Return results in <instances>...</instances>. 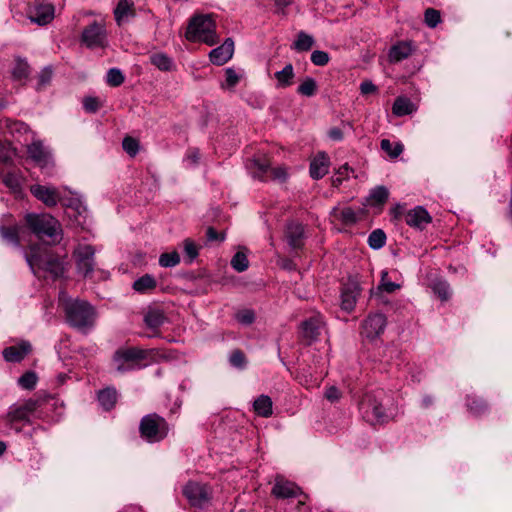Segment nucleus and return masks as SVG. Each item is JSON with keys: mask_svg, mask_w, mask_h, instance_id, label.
Here are the masks:
<instances>
[{"mask_svg": "<svg viewBox=\"0 0 512 512\" xmlns=\"http://www.w3.org/2000/svg\"><path fill=\"white\" fill-rule=\"evenodd\" d=\"M362 94H370L376 91V86L371 81H364L360 85Z\"/></svg>", "mask_w": 512, "mask_h": 512, "instance_id": "nucleus-62", "label": "nucleus"}, {"mask_svg": "<svg viewBox=\"0 0 512 512\" xmlns=\"http://www.w3.org/2000/svg\"><path fill=\"white\" fill-rule=\"evenodd\" d=\"M123 73L117 68H111L107 72V83L112 87H118L124 82Z\"/></svg>", "mask_w": 512, "mask_h": 512, "instance_id": "nucleus-43", "label": "nucleus"}, {"mask_svg": "<svg viewBox=\"0 0 512 512\" xmlns=\"http://www.w3.org/2000/svg\"><path fill=\"white\" fill-rule=\"evenodd\" d=\"M316 82L313 78H306L298 87L299 94L304 96H312L316 92Z\"/></svg>", "mask_w": 512, "mask_h": 512, "instance_id": "nucleus-44", "label": "nucleus"}, {"mask_svg": "<svg viewBox=\"0 0 512 512\" xmlns=\"http://www.w3.org/2000/svg\"><path fill=\"white\" fill-rule=\"evenodd\" d=\"M156 287V280L149 274H145L133 283V288L140 292L146 293Z\"/></svg>", "mask_w": 512, "mask_h": 512, "instance_id": "nucleus-34", "label": "nucleus"}, {"mask_svg": "<svg viewBox=\"0 0 512 512\" xmlns=\"http://www.w3.org/2000/svg\"><path fill=\"white\" fill-rule=\"evenodd\" d=\"M389 196V192L386 187L378 186L374 188L369 196V200L376 205H383Z\"/></svg>", "mask_w": 512, "mask_h": 512, "instance_id": "nucleus-37", "label": "nucleus"}, {"mask_svg": "<svg viewBox=\"0 0 512 512\" xmlns=\"http://www.w3.org/2000/svg\"><path fill=\"white\" fill-rule=\"evenodd\" d=\"M414 110V104L410 101V99L405 97L396 98L392 107L393 113L399 117L411 114Z\"/></svg>", "mask_w": 512, "mask_h": 512, "instance_id": "nucleus-31", "label": "nucleus"}, {"mask_svg": "<svg viewBox=\"0 0 512 512\" xmlns=\"http://www.w3.org/2000/svg\"><path fill=\"white\" fill-rule=\"evenodd\" d=\"M233 53L234 42L231 38H227L221 46L210 51L209 58L214 65L221 66L232 58Z\"/></svg>", "mask_w": 512, "mask_h": 512, "instance_id": "nucleus-20", "label": "nucleus"}, {"mask_svg": "<svg viewBox=\"0 0 512 512\" xmlns=\"http://www.w3.org/2000/svg\"><path fill=\"white\" fill-rule=\"evenodd\" d=\"M78 272L85 278L91 277L94 270L95 249L91 245H79L74 252Z\"/></svg>", "mask_w": 512, "mask_h": 512, "instance_id": "nucleus-10", "label": "nucleus"}, {"mask_svg": "<svg viewBox=\"0 0 512 512\" xmlns=\"http://www.w3.org/2000/svg\"><path fill=\"white\" fill-rule=\"evenodd\" d=\"M186 38L191 42L199 41L209 46L215 45L219 39L216 34V24L212 16H194L187 27Z\"/></svg>", "mask_w": 512, "mask_h": 512, "instance_id": "nucleus-3", "label": "nucleus"}, {"mask_svg": "<svg viewBox=\"0 0 512 512\" xmlns=\"http://www.w3.org/2000/svg\"><path fill=\"white\" fill-rule=\"evenodd\" d=\"M467 407L476 416L483 414L487 410V404L482 399L476 397L468 398Z\"/></svg>", "mask_w": 512, "mask_h": 512, "instance_id": "nucleus-39", "label": "nucleus"}, {"mask_svg": "<svg viewBox=\"0 0 512 512\" xmlns=\"http://www.w3.org/2000/svg\"><path fill=\"white\" fill-rule=\"evenodd\" d=\"M381 149L387 153L391 158H397L403 152V145L400 142L392 144L390 140H381Z\"/></svg>", "mask_w": 512, "mask_h": 512, "instance_id": "nucleus-36", "label": "nucleus"}, {"mask_svg": "<svg viewBox=\"0 0 512 512\" xmlns=\"http://www.w3.org/2000/svg\"><path fill=\"white\" fill-rule=\"evenodd\" d=\"M433 291L442 301H446L450 297L449 285L446 282L439 281L434 283Z\"/></svg>", "mask_w": 512, "mask_h": 512, "instance_id": "nucleus-48", "label": "nucleus"}, {"mask_svg": "<svg viewBox=\"0 0 512 512\" xmlns=\"http://www.w3.org/2000/svg\"><path fill=\"white\" fill-rule=\"evenodd\" d=\"M28 18L40 26L50 23L54 18V7L48 3H34L28 9Z\"/></svg>", "mask_w": 512, "mask_h": 512, "instance_id": "nucleus-14", "label": "nucleus"}, {"mask_svg": "<svg viewBox=\"0 0 512 512\" xmlns=\"http://www.w3.org/2000/svg\"><path fill=\"white\" fill-rule=\"evenodd\" d=\"M315 44L314 38L301 31L297 34V39L292 45V49L298 51V52H304L309 51Z\"/></svg>", "mask_w": 512, "mask_h": 512, "instance_id": "nucleus-32", "label": "nucleus"}, {"mask_svg": "<svg viewBox=\"0 0 512 512\" xmlns=\"http://www.w3.org/2000/svg\"><path fill=\"white\" fill-rule=\"evenodd\" d=\"M286 239L293 249H299L303 246L304 227L301 223L290 222L286 226Z\"/></svg>", "mask_w": 512, "mask_h": 512, "instance_id": "nucleus-21", "label": "nucleus"}, {"mask_svg": "<svg viewBox=\"0 0 512 512\" xmlns=\"http://www.w3.org/2000/svg\"><path fill=\"white\" fill-rule=\"evenodd\" d=\"M98 401L105 410H111L117 401L116 389L109 387L99 391Z\"/></svg>", "mask_w": 512, "mask_h": 512, "instance_id": "nucleus-28", "label": "nucleus"}, {"mask_svg": "<svg viewBox=\"0 0 512 512\" xmlns=\"http://www.w3.org/2000/svg\"><path fill=\"white\" fill-rule=\"evenodd\" d=\"M360 408L364 417L373 424L383 423L389 419L382 402L373 395H366Z\"/></svg>", "mask_w": 512, "mask_h": 512, "instance_id": "nucleus-8", "label": "nucleus"}, {"mask_svg": "<svg viewBox=\"0 0 512 512\" xmlns=\"http://www.w3.org/2000/svg\"><path fill=\"white\" fill-rule=\"evenodd\" d=\"M253 166L257 169L255 177L263 179L264 175L269 174L270 178L274 181L285 182L288 179V169L285 166H277L272 168L270 161L266 158L254 159Z\"/></svg>", "mask_w": 512, "mask_h": 512, "instance_id": "nucleus-12", "label": "nucleus"}, {"mask_svg": "<svg viewBox=\"0 0 512 512\" xmlns=\"http://www.w3.org/2000/svg\"><path fill=\"white\" fill-rule=\"evenodd\" d=\"M2 182L12 190L20 188V178L13 172H5L1 174Z\"/></svg>", "mask_w": 512, "mask_h": 512, "instance_id": "nucleus-45", "label": "nucleus"}, {"mask_svg": "<svg viewBox=\"0 0 512 512\" xmlns=\"http://www.w3.org/2000/svg\"><path fill=\"white\" fill-rule=\"evenodd\" d=\"M254 410L257 415L261 417H270L273 413L272 411V400L267 395L259 396L253 404Z\"/></svg>", "mask_w": 512, "mask_h": 512, "instance_id": "nucleus-27", "label": "nucleus"}, {"mask_svg": "<svg viewBox=\"0 0 512 512\" xmlns=\"http://www.w3.org/2000/svg\"><path fill=\"white\" fill-rule=\"evenodd\" d=\"M26 261L33 271L35 267L42 266L43 269L49 272L54 278L62 277L66 270L64 259L59 257L50 255L42 263L35 252V247H31L30 253L26 254Z\"/></svg>", "mask_w": 512, "mask_h": 512, "instance_id": "nucleus-6", "label": "nucleus"}, {"mask_svg": "<svg viewBox=\"0 0 512 512\" xmlns=\"http://www.w3.org/2000/svg\"><path fill=\"white\" fill-rule=\"evenodd\" d=\"M361 287L356 281H349L341 293V308L347 312H351L355 305L358 296L361 293Z\"/></svg>", "mask_w": 512, "mask_h": 512, "instance_id": "nucleus-18", "label": "nucleus"}, {"mask_svg": "<svg viewBox=\"0 0 512 512\" xmlns=\"http://www.w3.org/2000/svg\"><path fill=\"white\" fill-rule=\"evenodd\" d=\"M272 495L281 499L297 497L299 495H304L305 498H308L299 486L283 478H276L272 488Z\"/></svg>", "mask_w": 512, "mask_h": 512, "instance_id": "nucleus-15", "label": "nucleus"}, {"mask_svg": "<svg viewBox=\"0 0 512 512\" xmlns=\"http://www.w3.org/2000/svg\"><path fill=\"white\" fill-rule=\"evenodd\" d=\"M322 316L317 313L301 323V337L308 344L317 341L324 328Z\"/></svg>", "mask_w": 512, "mask_h": 512, "instance_id": "nucleus-13", "label": "nucleus"}, {"mask_svg": "<svg viewBox=\"0 0 512 512\" xmlns=\"http://www.w3.org/2000/svg\"><path fill=\"white\" fill-rule=\"evenodd\" d=\"M0 231H1L2 237L6 241H8L9 243H12V244H18L19 239H18V233H17V229L16 228H14V227H2Z\"/></svg>", "mask_w": 512, "mask_h": 512, "instance_id": "nucleus-54", "label": "nucleus"}, {"mask_svg": "<svg viewBox=\"0 0 512 512\" xmlns=\"http://www.w3.org/2000/svg\"><path fill=\"white\" fill-rule=\"evenodd\" d=\"M29 229L42 241L55 245L62 240L60 222L50 214L29 213L25 216Z\"/></svg>", "mask_w": 512, "mask_h": 512, "instance_id": "nucleus-2", "label": "nucleus"}, {"mask_svg": "<svg viewBox=\"0 0 512 512\" xmlns=\"http://www.w3.org/2000/svg\"><path fill=\"white\" fill-rule=\"evenodd\" d=\"M225 74H226V82L229 86L233 87L238 83L239 77H238L237 73L232 68L226 69Z\"/></svg>", "mask_w": 512, "mask_h": 512, "instance_id": "nucleus-57", "label": "nucleus"}, {"mask_svg": "<svg viewBox=\"0 0 512 512\" xmlns=\"http://www.w3.org/2000/svg\"><path fill=\"white\" fill-rule=\"evenodd\" d=\"M386 324V317L383 314L370 315L363 323V334L369 339H374L383 333Z\"/></svg>", "mask_w": 512, "mask_h": 512, "instance_id": "nucleus-17", "label": "nucleus"}, {"mask_svg": "<svg viewBox=\"0 0 512 512\" xmlns=\"http://www.w3.org/2000/svg\"><path fill=\"white\" fill-rule=\"evenodd\" d=\"M414 51V47L412 42L410 41H400L393 45L388 54L389 61L391 63L400 62L406 58H408Z\"/></svg>", "mask_w": 512, "mask_h": 512, "instance_id": "nucleus-22", "label": "nucleus"}, {"mask_svg": "<svg viewBox=\"0 0 512 512\" xmlns=\"http://www.w3.org/2000/svg\"><path fill=\"white\" fill-rule=\"evenodd\" d=\"M332 213L337 219L341 220L345 225H351L356 223L357 221L356 213L350 207H345L341 210L335 208L333 209Z\"/></svg>", "mask_w": 512, "mask_h": 512, "instance_id": "nucleus-35", "label": "nucleus"}, {"mask_svg": "<svg viewBox=\"0 0 512 512\" xmlns=\"http://www.w3.org/2000/svg\"><path fill=\"white\" fill-rule=\"evenodd\" d=\"M82 42L91 49L105 47L107 44V34L104 25L93 22L87 26L82 32Z\"/></svg>", "mask_w": 512, "mask_h": 512, "instance_id": "nucleus-11", "label": "nucleus"}, {"mask_svg": "<svg viewBox=\"0 0 512 512\" xmlns=\"http://www.w3.org/2000/svg\"><path fill=\"white\" fill-rule=\"evenodd\" d=\"M229 361H230L231 365L234 367L244 368V366L246 364V357H245V354L241 350L236 349V350L232 351Z\"/></svg>", "mask_w": 512, "mask_h": 512, "instance_id": "nucleus-52", "label": "nucleus"}, {"mask_svg": "<svg viewBox=\"0 0 512 512\" xmlns=\"http://www.w3.org/2000/svg\"><path fill=\"white\" fill-rule=\"evenodd\" d=\"M329 60V54L325 51L315 50L311 54V61L314 65L325 66Z\"/></svg>", "mask_w": 512, "mask_h": 512, "instance_id": "nucleus-53", "label": "nucleus"}, {"mask_svg": "<svg viewBox=\"0 0 512 512\" xmlns=\"http://www.w3.org/2000/svg\"><path fill=\"white\" fill-rule=\"evenodd\" d=\"M41 402L38 399H27L22 404L12 405L6 415V420L9 424L14 422H30V415L36 411Z\"/></svg>", "mask_w": 512, "mask_h": 512, "instance_id": "nucleus-9", "label": "nucleus"}, {"mask_svg": "<svg viewBox=\"0 0 512 512\" xmlns=\"http://www.w3.org/2000/svg\"><path fill=\"white\" fill-rule=\"evenodd\" d=\"M115 20L118 25L128 17L135 16L134 3L132 0H119L114 10Z\"/></svg>", "mask_w": 512, "mask_h": 512, "instance_id": "nucleus-25", "label": "nucleus"}, {"mask_svg": "<svg viewBox=\"0 0 512 512\" xmlns=\"http://www.w3.org/2000/svg\"><path fill=\"white\" fill-rule=\"evenodd\" d=\"M329 137L334 141H341L343 139V132L338 127H333L328 132Z\"/></svg>", "mask_w": 512, "mask_h": 512, "instance_id": "nucleus-63", "label": "nucleus"}, {"mask_svg": "<svg viewBox=\"0 0 512 512\" xmlns=\"http://www.w3.org/2000/svg\"><path fill=\"white\" fill-rule=\"evenodd\" d=\"M405 221L410 227L422 230L431 223L432 217L425 208L417 206L406 213Z\"/></svg>", "mask_w": 512, "mask_h": 512, "instance_id": "nucleus-19", "label": "nucleus"}, {"mask_svg": "<svg viewBox=\"0 0 512 512\" xmlns=\"http://www.w3.org/2000/svg\"><path fill=\"white\" fill-rule=\"evenodd\" d=\"M400 285L391 281L380 283L376 289H371L370 293L372 296L380 297L382 292L393 293L399 289Z\"/></svg>", "mask_w": 512, "mask_h": 512, "instance_id": "nucleus-42", "label": "nucleus"}, {"mask_svg": "<svg viewBox=\"0 0 512 512\" xmlns=\"http://www.w3.org/2000/svg\"><path fill=\"white\" fill-rule=\"evenodd\" d=\"M59 306L65 314L66 322L73 328L87 332L96 321L97 313L94 307L87 301L72 298L65 292L59 295Z\"/></svg>", "mask_w": 512, "mask_h": 512, "instance_id": "nucleus-1", "label": "nucleus"}, {"mask_svg": "<svg viewBox=\"0 0 512 512\" xmlns=\"http://www.w3.org/2000/svg\"><path fill=\"white\" fill-rule=\"evenodd\" d=\"M151 63L159 70L170 71L173 68V60L164 53H155L150 56Z\"/></svg>", "mask_w": 512, "mask_h": 512, "instance_id": "nucleus-33", "label": "nucleus"}, {"mask_svg": "<svg viewBox=\"0 0 512 512\" xmlns=\"http://www.w3.org/2000/svg\"><path fill=\"white\" fill-rule=\"evenodd\" d=\"M188 159L193 163L196 164L199 160V154L197 152H193L188 156Z\"/></svg>", "mask_w": 512, "mask_h": 512, "instance_id": "nucleus-64", "label": "nucleus"}, {"mask_svg": "<svg viewBox=\"0 0 512 512\" xmlns=\"http://www.w3.org/2000/svg\"><path fill=\"white\" fill-rule=\"evenodd\" d=\"M340 396V391L334 386L329 387L325 392V397L331 402L338 401Z\"/></svg>", "mask_w": 512, "mask_h": 512, "instance_id": "nucleus-58", "label": "nucleus"}, {"mask_svg": "<svg viewBox=\"0 0 512 512\" xmlns=\"http://www.w3.org/2000/svg\"><path fill=\"white\" fill-rule=\"evenodd\" d=\"M180 262V256L176 251L163 253L159 257V264L162 267H174Z\"/></svg>", "mask_w": 512, "mask_h": 512, "instance_id": "nucleus-41", "label": "nucleus"}, {"mask_svg": "<svg viewBox=\"0 0 512 512\" xmlns=\"http://www.w3.org/2000/svg\"><path fill=\"white\" fill-rule=\"evenodd\" d=\"M294 76V68L292 64L289 63L281 71L274 74V77L277 80V87L286 88L291 86Z\"/></svg>", "mask_w": 512, "mask_h": 512, "instance_id": "nucleus-26", "label": "nucleus"}, {"mask_svg": "<svg viewBox=\"0 0 512 512\" xmlns=\"http://www.w3.org/2000/svg\"><path fill=\"white\" fill-rule=\"evenodd\" d=\"M30 191L34 197L48 207L56 206L60 200L58 190L52 186L35 184L30 187Z\"/></svg>", "mask_w": 512, "mask_h": 512, "instance_id": "nucleus-16", "label": "nucleus"}, {"mask_svg": "<svg viewBox=\"0 0 512 512\" xmlns=\"http://www.w3.org/2000/svg\"><path fill=\"white\" fill-rule=\"evenodd\" d=\"M27 153L35 162L42 164L47 161L48 154L40 141H34L27 147Z\"/></svg>", "mask_w": 512, "mask_h": 512, "instance_id": "nucleus-30", "label": "nucleus"}, {"mask_svg": "<svg viewBox=\"0 0 512 512\" xmlns=\"http://www.w3.org/2000/svg\"><path fill=\"white\" fill-rule=\"evenodd\" d=\"M231 266L237 271V272H243L247 270L249 266V261L243 252H237L232 260H231Z\"/></svg>", "mask_w": 512, "mask_h": 512, "instance_id": "nucleus-40", "label": "nucleus"}, {"mask_svg": "<svg viewBox=\"0 0 512 512\" xmlns=\"http://www.w3.org/2000/svg\"><path fill=\"white\" fill-rule=\"evenodd\" d=\"M328 168L329 158L325 153L320 152L310 164V176L313 179H321L328 173Z\"/></svg>", "mask_w": 512, "mask_h": 512, "instance_id": "nucleus-24", "label": "nucleus"}, {"mask_svg": "<svg viewBox=\"0 0 512 512\" xmlns=\"http://www.w3.org/2000/svg\"><path fill=\"white\" fill-rule=\"evenodd\" d=\"M148 352L136 347L120 348L113 356V361L116 364L118 372H126L140 367L139 363L145 360Z\"/></svg>", "mask_w": 512, "mask_h": 512, "instance_id": "nucleus-5", "label": "nucleus"}, {"mask_svg": "<svg viewBox=\"0 0 512 512\" xmlns=\"http://www.w3.org/2000/svg\"><path fill=\"white\" fill-rule=\"evenodd\" d=\"M183 494L191 506L203 508L211 499L210 488L199 482L190 481L183 487Z\"/></svg>", "mask_w": 512, "mask_h": 512, "instance_id": "nucleus-7", "label": "nucleus"}, {"mask_svg": "<svg viewBox=\"0 0 512 512\" xmlns=\"http://www.w3.org/2000/svg\"><path fill=\"white\" fill-rule=\"evenodd\" d=\"M7 127L11 130V132H22L27 130V126L19 121L7 120Z\"/></svg>", "mask_w": 512, "mask_h": 512, "instance_id": "nucleus-59", "label": "nucleus"}, {"mask_svg": "<svg viewBox=\"0 0 512 512\" xmlns=\"http://www.w3.org/2000/svg\"><path fill=\"white\" fill-rule=\"evenodd\" d=\"M236 320L244 325H250L255 320V313L250 309H243L235 314Z\"/></svg>", "mask_w": 512, "mask_h": 512, "instance_id": "nucleus-50", "label": "nucleus"}, {"mask_svg": "<svg viewBox=\"0 0 512 512\" xmlns=\"http://www.w3.org/2000/svg\"><path fill=\"white\" fill-rule=\"evenodd\" d=\"M166 317L160 309H150L144 316V322L150 329H158L165 321Z\"/></svg>", "mask_w": 512, "mask_h": 512, "instance_id": "nucleus-29", "label": "nucleus"}, {"mask_svg": "<svg viewBox=\"0 0 512 512\" xmlns=\"http://www.w3.org/2000/svg\"><path fill=\"white\" fill-rule=\"evenodd\" d=\"M169 424L157 413L147 414L140 420L139 433L149 443L160 442L169 434Z\"/></svg>", "mask_w": 512, "mask_h": 512, "instance_id": "nucleus-4", "label": "nucleus"}, {"mask_svg": "<svg viewBox=\"0 0 512 512\" xmlns=\"http://www.w3.org/2000/svg\"><path fill=\"white\" fill-rule=\"evenodd\" d=\"M276 13L286 15L285 8L292 4V0H274Z\"/></svg>", "mask_w": 512, "mask_h": 512, "instance_id": "nucleus-60", "label": "nucleus"}, {"mask_svg": "<svg viewBox=\"0 0 512 512\" xmlns=\"http://www.w3.org/2000/svg\"><path fill=\"white\" fill-rule=\"evenodd\" d=\"M206 235H207V239L209 241H215V240L223 241L224 240V234H218L217 231L213 227L207 228Z\"/></svg>", "mask_w": 512, "mask_h": 512, "instance_id": "nucleus-61", "label": "nucleus"}, {"mask_svg": "<svg viewBox=\"0 0 512 512\" xmlns=\"http://www.w3.org/2000/svg\"><path fill=\"white\" fill-rule=\"evenodd\" d=\"M184 251L189 258V262H192L198 255L197 247L190 239L184 241Z\"/></svg>", "mask_w": 512, "mask_h": 512, "instance_id": "nucleus-56", "label": "nucleus"}, {"mask_svg": "<svg viewBox=\"0 0 512 512\" xmlns=\"http://www.w3.org/2000/svg\"><path fill=\"white\" fill-rule=\"evenodd\" d=\"M122 147L128 155L134 157L139 151V142L135 138L127 136L123 139Z\"/></svg>", "mask_w": 512, "mask_h": 512, "instance_id": "nucleus-46", "label": "nucleus"}, {"mask_svg": "<svg viewBox=\"0 0 512 512\" xmlns=\"http://www.w3.org/2000/svg\"><path fill=\"white\" fill-rule=\"evenodd\" d=\"M18 383L21 387L31 390L37 383V375L32 371H28L19 378Z\"/></svg>", "mask_w": 512, "mask_h": 512, "instance_id": "nucleus-47", "label": "nucleus"}, {"mask_svg": "<svg viewBox=\"0 0 512 512\" xmlns=\"http://www.w3.org/2000/svg\"><path fill=\"white\" fill-rule=\"evenodd\" d=\"M386 243V235L381 229H376L371 232L368 237V244L372 249H380Z\"/></svg>", "mask_w": 512, "mask_h": 512, "instance_id": "nucleus-38", "label": "nucleus"}, {"mask_svg": "<svg viewBox=\"0 0 512 512\" xmlns=\"http://www.w3.org/2000/svg\"><path fill=\"white\" fill-rule=\"evenodd\" d=\"M441 21L440 12L433 8H428L425 11V23L431 27H436Z\"/></svg>", "mask_w": 512, "mask_h": 512, "instance_id": "nucleus-49", "label": "nucleus"}, {"mask_svg": "<svg viewBox=\"0 0 512 512\" xmlns=\"http://www.w3.org/2000/svg\"><path fill=\"white\" fill-rule=\"evenodd\" d=\"M28 72H29V65L27 64V62L24 60H19V61H17L12 74L15 79L20 80L22 78L27 77Z\"/></svg>", "mask_w": 512, "mask_h": 512, "instance_id": "nucleus-51", "label": "nucleus"}, {"mask_svg": "<svg viewBox=\"0 0 512 512\" xmlns=\"http://www.w3.org/2000/svg\"><path fill=\"white\" fill-rule=\"evenodd\" d=\"M83 105L85 110L90 113L96 112L101 107V103L96 97H85Z\"/></svg>", "mask_w": 512, "mask_h": 512, "instance_id": "nucleus-55", "label": "nucleus"}, {"mask_svg": "<svg viewBox=\"0 0 512 512\" xmlns=\"http://www.w3.org/2000/svg\"><path fill=\"white\" fill-rule=\"evenodd\" d=\"M31 351L29 342H22L18 346H10L3 350L2 354L7 362H20Z\"/></svg>", "mask_w": 512, "mask_h": 512, "instance_id": "nucleus-23", "label": "nucleus"}]
</instances>
